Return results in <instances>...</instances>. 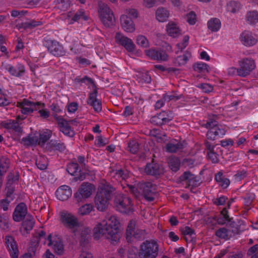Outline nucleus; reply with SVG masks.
<instances>
[{"label":"nucleus","instance_id":"1","mask_svg":"<svg viewBox=\"0 0 258 258\" xmlns=\"http://www.w3.org/2000/svg\"><path fill=\"white\" fill-rule=\"evenodd\" d=\"M118 225L119 222L115 216L103 220L94 228V237L99 238L101 236H104L113 244L116 243L120 237Z\"/></svg>","mask_w":258,"mask_h":258},{"label":"nucleus","instance_id":"17","mask_svg":"<svg viewBox=\"0 0 258 258\" xmlns=\"http://www.w3.org/2000/svg\"><path fill=\"white\" fill-rule=\"evenodd\" d=\"M28 209L24 203L19 204L15 208L13 214V218L15 222H20L25 219L28 215Z\"/></svg>","mask_w":258,"mask_h":258},{"label":"nucleus","instance_id":"25","mask_svg":"<svg viewBox=\"0 0 258 258\" xmlns=\"http://www.w3.org/2000/svg\"><path fill=\"white\" fill-rule=\"evenodd\" d=\"M120 20L121 27L125 31L131 33L135 31V24L131 18L126 15H122Z\"/></svg>","mask_w":258,"mask_h":258},{"label":"nucleus","instance_id":"6","mask_svg":"<svg viewBox=\"0 0 258 258\" xmlns=\"http://www.w3.org/2000/svg\"><path fill=\"white\" fill-rule=\"evenodd\" d=\"M114 205L117 210L121 213L129 214L134 211L131 199L123 194H118L115 197Z\"/></svg>","mask_w":258,"mask_h":258},{"label":"nucleus","instance_id":"60","mask_svg":"<svg viewBox=\"0 0 258 258\" xmlns=\"http://www.w3.org/2000/svg\"><path fill=\"white\" fill-rule=\"evenodd\" d=\"M88 105L92 106L94 111L96 112H99L102 110V103L101 101L98 99L96 101H91V102H88Z\"/></svg>","mask_w":258,"mask_h":258},{"label":"nucleus","instance_id":"21","mask_svg":"<svg viewBox=\"0 0 258 258\" xmlns=\"http://www.w3.org/2000/svg\"><path fill=\"white\" fill-rule=\"evenodd\" d=\"M146 54L153 60L167 61L169 57L165 51L162 49L159 50L150 49L146 51Z\"/></svg>","mask_w":258,"mask_h":258},{"label":"nucleus","instance_id":"52","mask_svg":"<svg viewBox=\"0 0 258 258\" xmlns=\"http://www.w3.org/2000/svg\"><path fill=\"white\" fill-rule=\"evenodd\" d=\"M45 149L50 155H52L57 151L63 152L66 148V146H46Z\"/></svg>","mask_w":258,"mask_h":258},{"label":"nucleus","instance_id":"16","mask_svg":"<svg viewBox=\"0 0 258 258\" xmlns=\"http://www.w3.org/2000/svg\"><path fill=\"white\" fill-rule=\"evenodd\" d=\"M115 39L116 43L123 46L128 52H133L135 49V45L133 41L120 33H116Z\"/></svg>","mask_w":258,"mask_h":258},{"label":"nucleus","instance_id":"32","mask_svg":"<svg viewBox=\"0 0 258 258\" xmlns=\"http://www.w3.org/2000/svg\"><path fill=\"white\" fill-rule=\"evenodd\" d=\"M207 154L209 159L213 163H217L219 161L218 159V148L215 149L216 146H207Z\"/></svg>","mask_w":258,"mask_h":258},{"label":"nucleus","instance_id":"3","mask_svg":"<svg viewBox=\"0 0 258 258\" xmlns=\"http://www.w3.org/2000/svg\"><path fill=\"white\" fill-rule=\"evenodd\" d=\"M139 258H157L160 252L159 245L154 240H146L140 247Z\"/></svg>","mask_w":258,"mask_h":258},{"label":"nucleus","instance_id":"23","mask_svg":"<svg viewBox=\"0 0 258 258\" xmlns=\"http://www.w3.org/2000/svg\"><path fill=\"white\" fill-rule=\"evenodd\" d=\"M241 42L247 46H251L255 45L258 40V36L253 34L251 32L244 31L241 35Z\"/></svg>","mask_w":258,"mask_h":258},{"label":"nucleus","instance_id":"50","mask_svg":"<svg viewBox=\"0 0 258 258\" xmlns=\"http://www.w3.org/2000/svg\"><path fill=\"white\" fill-rule=\"evenodd\" d=\"M209 66L208 64L204 62H196L193 64V69L195 71L202 73L206 71L209 72Z\"/></svg>","mask_w":258,"mask_h":258},{"label":"nucleus","instance_id":"38","mask_svg":"<svg viewBox=\"0 0 258 258\" xmlns=\"http://www.w3.org/2000/svg\"><path fill=\"white\" fill-rule=\"evenodd\" d=\"M208 28L212 32H217L221 27V22L218 18H212L208 22Z\"/></svg>","mask_w":258,"mask_h":258},{"label":"nucleus","instance_id":"8","mask_svg":"<svg viewBox=\"0 0 258 258\" xmlns=\"http://www.w3.org/2000/svg\"><path fill=\"white\" fill-rule=\"evenodd\" d=\"M239 68L234 70L237 71V75L242 77L249 75L255 68L254 60L252 58H243L239 61Z\"/></svg>","mask_w":258,"mask_h":258},{"label":"nucleus","instance_id":"30","mask_svg":"<svg viewBox=\"0 0 258 258\" xmlns=\"http://www.w3.org/2000/svg\"><path fill=\"white\" fill-rule=\"evenodd\" d=\"M59 120H60L58 122V124L61 128V131L63 134L69 137H73L75 134L74 131L72 130L70 125H69L68 120H66L64 118H60Z\"/></svg>","mask_w":258,"mask_h":258},{"label":"nucleus","instance_id":"56","mask_svg":"<svg viewBox=\"0 0 258 258\" xmlns=\"http://www.w3.org/2000/svg\"><path fill=\"white\" fill-rule=\"evenodd\" d=\"M154 68L157 70L161 71V72L166 71L170 73L171 72L174 73L175 74H177L179 72V69L173 68H165L162 65L156 64L154 66Z\"/></svg>","mask_w":258,"mask_h":258},{"label":"nucleus","instance_id":"15","mask_svg":"<svg viewBox=\"0 0 258 258\" xmlns=\"http://www.w3.org/2000/svg\"><path fill=\"white\" fill-rule=\"evenodd\" d=\"M221 215L224 219L223 220H221V219L219 218L218 219V222L220 224H223L225 221L229 222V227L231 228L230 231L233 234H238L240 232L239 226L234 221H232L233 219L230 218L228 214V211L226 208H224L221 212Z\"/></svg>","mask_w":258,"mask_h":258},{"label":"nucleus","instance_id":"24","mask_svg":"<svg viewBox=\"0 0 258 258\" xmlns=\"http://www.w3.org/2000/svg\"><path fill=\"white\" fill-rule=\"evenodd\" d=\"M57 198L60 201L67 200L72 194L71 188L66 185L60 186L55 192Z\"/></svg>","mask_w":258,"mask_h":258},{"label":"nucleus","instance_id":"7","mask_svg":"<svg viewBox=\"0 0 258 258\" xmlns=\"http://www.w3.org/2000/svg\"><path fill=\"white\" fill-rule=\"evenodd\" d=\"M99 14L100 20L106 27H110L115 25V20L113 12L104 3L99 4Z\"/></svg>","mask_w":258,"mask_h":258},{"label":"nucleus","instance_id":"49","mask_svg":"<svg viewBox=\"0 0 258 258\" xmlns=\"http://www.w3.org/2000/svg\"><path fill=\"white\" fill-rule=\"evenodd\" d=\"M75 82L81 84L82 83H84L86 85L91 84L92 87H95V83L93 80L87 76H84L82 78L78 77L75 79Z\"/></svg>","mask_w":258,"mask_h":258},{"label":"nucleus","instance_id":"62","mask_svg":"<svg viewBox=\"0 0 258 258\" xmlns=\"http://www.w3.org/2000/svg\"><path fill=\"white\" fill-rule=\"evenodd\" d=\"M217 115H215L213 116V118H210L209 121L206 124V126L207 128H212L213 127L217 128L219 126L218 122L216 121Z\"/></svg>","mask_w":258,"mask_h":258},{"label":"nucleus","instance_id":"12","mask_svg":"<svg viewBox=\"0 0 258 258\" xmlns=\"http://www.w3.org/2000/svg\"><path fill=\"white\" fill-rule=\"evenodd\" d=\"M44 45L47 48L49 52L54 56L59 57L66 54V51L63 46L55 40H45Z\"/></svg>","mask_w":258,"mask_h":258},{"label":"nucleus","instance_id":"34","mask_svg":"<svg viewBox=\"0 0 258 258\" xmlns=\"http://www.w3.org/2000/svg\"><path fill=\"white\" fill-rule=\"evenodd\" d=\"M169 168L174 172L178 171L180 167V160L178 157H170L168 160Z\"/></svg>","mask_w":258,"mask_h":258},{"label":"nucleus","instance_id":"46","mask_svg":"<svg viewBox=\"0 0 258 258\" xmlns=\"http://www.w3.org/2000/svg\"><path fill=\"white\" fill-rule=\"evenodd\" d=\"M246 20L250 24L258 22V12L256 11L248 12L246 14Z\"/></svg>","mask_w":258,"mask_h":258},{"label":"nucleus","instance_id":"48","mask_svg":"<svg viewBox=\"0 0 258 258\" xmlns=\"http://www.w3.org/2000/svg\"><path fill=\"white\" fill-rule=\"evenodd\" d=\"M47 237L48 236H46V232L43 230H41L37 233L36 237L32 240V242H36V245H37L40 242L41 239H43V242L45 243L47 240Z\"/></svg>","mask_w":258,"mask_h":258},{"label":"nucleus","instance_id":"45","mask_svg":"<svg viewBox=\"0 0 258 258\" xmlns=\"http://www.w3.org/2000/svg\"><path fill=\"white\" fill-rule=\"evenodd\" d=\"M230 232V229H227L226 228L223 227L218 229L215 233L216 235L222 239H227L229 238V232Z\"/></svg>","mask_w":258,"mask_h":258},{"label":"nucleus","instance_id":"61","mask_svg":"<svg viewBox=\"0 0 258 258\" xmlns=\"http://www.w3.org/2000/svg\"><path fill=\"white\" fill-rule=\"evenodd\" d=\"M137 43L143 47H147L149 46V42L147 39L143 35L138 36L137 38Z\"/></svg>","mask_w":258,"mask_h":258},{"label":"nucleus","instance_id":"2","mask_svg":"<svg viewBox=\"0 0 258 258\" xmlns=\"http://www.w3.org/2000/svg\"><path fill=\"white\" fill-rule=\"evenodd\" d=\"M114 190L115 188L108 183L104 184L99 189L95 197V205L98 210L104 211L106 210Z\"/></svg>","mask_w":258,"mask_h":258},{"label":"nucleus","instance_id":"43","mask_svg":"<svg viewBox=\"0 0 258 258\" xmlns=\"http://www.w3.org/2000/svg\"><path fill=\"white\" fill-rule=\"evenodd\" d=\"M49 108L52 111V115L55 118L57 122L60 120H59L60 118H63L62 116L57 115V113H60L62 111L57 104L52 103L50 105Z\"/></svg>","mask_w":258,"mask_h":258},{"label":"nucleus","instance_id":"44","mask_svg":"<svg viewBox=\"0 0 258 258\" xmlns=\"http://www.w3.org/2000/svg\"><path fill=\"white\" fill-rule=\"evenodd\" d=\"M9 228V217L7 214L0 213V229L7 230Z\"/></svg>","mask_w":258,"mask_h":258},{"label":"nucleus","instance_id":"40","mask_svg":"<svg viewBox=\"0 0 258 258\" xmlns=\"http://www.w3.org/2000/svg\"><path fill=\"white\" fill-rule=\"evenodd\" d=\"M19 25L20 28H23L24 29H31L42 25V22L41 21H36L34 20H32L28 22H22Z\"/></svg>","mask_w":258,"mask_h":258},{"label":"nucleus","instance_id":"19","mask_svg":"<svg viewBox=\"0 0 258 258\" xmlns=\"http://www.w3.org/2000/svg\"><path fill=\"white\" fill-rule=\"evenodd\" d=\"M145 171L148 175L155 176H160L164 173L163 166L154 162L146 165Z\"/></svg>","mask_w":258,"mask_h":258},{"label":"nucleus","instance_id":"18","mask_svg":"<svg viewBox=\"0 0 258 258\" xmlns=\"http://www.w3.org/2000/svg\"><path fill=\"white\" fill-rule=\"evenodd\" d=\"M5 242L11 258H18L20 252L14 237L11 236H6Z\"/></svg>","mask_w":258,"mask_h":258},{"label":"nucleus","instance_id":"10","mask_svg":"<svg viewBox=\"0 0 258 258\" xmlns=\"http://www.w3.org/2000/svg\"><path fill=\"white\" fill-rule=\"evenodd\" d=\"M93 184L84 182L80 186L78 191L74 194V198L78 202H83L88 198L94 190Z\"/></svg>","mask_w":258,"mask_h":258},{"label":"nucleus","instance_id":"55","mask_svg":"<svg viewBox=\"0 0 258 258\" xmlns=\"http://www.w3.org/2000/svg\"><path fill=\"white\" fill-rule=\"evenodd\" d=\"M36 165L40 170H44L47 168L48 164L45 158L39 157L36 160Z\"/></svg>","mask_w":258,"mask_h":258},{"label":"nucleus","instance_id":"36","mask_svg":"<svg viewBox=\"0 0 258 258\" xmlns=\"http://www.w3.org/2000/svg\"><path fill=\"white\" fill-rule=\"evenodd\" d=\"M35 220L32 215L28 214L26 217V219L22 222V226L27 231H31L34 225Z\"/></svg>","mask_w":258,"mask_h":258},{"label":"nucleus","instance_id":"20","mask_svg":"<svg viewBox=\"0 0 258 258\" xmlns=\"http://www.w3.org/2000/svg\"><path fill=\"white\" fill-rule=\"evenodd\" d=\"M67 170L69 174L73 176H76L75 177L76 180H83L86 177L85 173L81 172V169L78 163L72 162L67 166Z\"/></svg>","mask_w":258,"mask_h":258},{"label":"nucleus","instance_id":"5","mask_svg":"<svg viewBox=\"0 0 258 258\" xmlns=\"http://www.w3.org/2000/svg\"><path fill=\"white\" fill-rule=\"evenodd\" d=\"M52 132L45 130L40 132H35L33 135L29 134L26 137L23 138L22 141L28 142V145H41L45 144L51 137Z\"/></svg>","mask_w":258,"mask_h":258},{"label":"nucleus","instance_id":"26","mask_svg":"<svg viewBox=\"0 0 258 258\" xmlns=\"http://www.w3.org/2000/svg\"><path fill=\"white\" fill-rule=\"evenodd\" d=\"M90 230L89 228L83 227L82 224L79 230L78 234L80 235V243L83 247H87L90 237Z\"/></svg>","mask_w":258,"mask_h":258},{"label":"nucleus","instance_id":"64","mask_svg":"<svg viewBox=\"0 0 258 258\" xmlns=\"http://www.w3.org/2000/svg\"><path fill=\"white\" fill-rule=\"evenodd\" d=\"M186 21L190 25H194L196 22V14L195 12L191 11L186 15Z\"/></svg>","mask_w":258,"mask_h":258},{"label":"nucleus","instance_id":"27","mask_svg":"<svg viewBox=\"0 0 258 258\" xmlns=\"http://www.w3.org/2000/svg\"><path fill=\"white\" fill-rule=\"evenodd\" d=\"M1 126L6 129L11 130L16 132L22 133V129L15 120H9L1 122Z\"/></svg>","mask_w":258,"mask_h":258},{"label":"nucleus","instance_id":"4","mask_svg":"<svg viewBox=\"0 0 258 258\" xmlns=\"http://www.w3.org/2000/svg\"><path fill=\"white\" fill-rule=\"evenodd\" d=\"M59 215L60 223L66 228L70 229L75 236H77L81 225L78 218L73 214L66 211L60 212Z\"/></svg>","mask_w":258,"mask_h":258},{"label":"nucleus","instance_id":"14","mask_svg":"<svg viewBox=\"0 0 258 258\" xmlns=\"http://www.w3.org/2000/svg\"><path fill=\"white\" fill-rule=\"evenodd\" d=\"M179 181L184 185L185 187L189 186L197 187L199 185L200 182L198 178L190 171L184 172L179 178Z\"/></svg>","mask_w":258,"mask_h":258},{"label":"nucleus","instance_id":"42","mask_svg":"<svg viewBox=\"0 0 258 258\" xmlns=\"http://www.w3.org/2000/svg\"><path fill=\"white\" fill-rule=\"evenodd\" d=\"M156 139L157 143H164L165 145H183V144H181L179 142L176 143L175 142L176 141L175 140L173 139L170 141H168V140L167 139V136L165 135H164L162 136L156 137Z\"/></svg>","mask_w":258,"mask_h":258},{"label":"nucleus","instance_id":"54","mask_svg":"<svg viewBox=\"0 0 258 258\" xmlns=\"http://www.w3.org/2000/svg\"><path fill=\"white\" fill-rule=\"evenodd\" d=\"M2 67L7 70L11 75L16 76L19 77L20 74L18 73V70L14 68L13 66L10 64L3 63Z\"/></svg>","mask_w":258,"mask_h":258},{"label":"nucleus","instance_id":"13","mask_svg":"<svg viewBox=\"0 0 258 258\" xmlns=\"http://www.w3.org/2000/svg\"><path fill=\"white\" fill-rule=\"evenodd\" d=\"M173 118V113L171 111H162L153 116L150 119V122L155 125L162 126L168 123Z\"/></svg>","mask_w":258,"mask_h":258},{"label":"nucleus","instance_id":"9","mask_svg":"<svg viewBox=\"0 0 258 258\" xmlns=\"http://www.w3.org/2000/svg\"><path fill=\"white\" fill-rule=\"evenodd\" d=\"M139 192H142L145 199L148 202H152L156 197V185L151 182H140L138 184Z\"/></svg>","mask_w":258,"mask_h":258},{"label":"nucleus","instance_id":"53","mask_svg":"<svg viewBox=\"0 0 258 258\" xmlns=\"http://www.w3.org/2000/svg\"><path fill=\"white\" fill-rule=\"evenodd\" d=\"M240 8V4L239 2L231 1L227 5V10L232 13H236Z\"/></svg>","mask_w":258,"mask_h":258},{"label":"nucleus","instance_id":"11","mask_svg":"<svg viewBox=\"0 0 258 258\" xmlns=\"http://www.w3.org/2000/svg\"><path fill=\"white\" fill-rule=\"evenodd\" d=\"M135 221H130L126 231V239L128 242H131L134 240H140L144 238L145 231L141 229H135Z\"/></svg>","mask_w":258,"mask_h":258},{"label":"nucleus","instance_id":"59","mask_svg":"<svg viewBox=\"0 0 258 258\" xmlns=\"http://www.w3.org/2000/svg\"><path fill=\"white\" fill-rule=\"evenodd\" d=\"M164 1L165 0H144V3L146 7L150 8L162 4Z\"/></svg>","mask_w":258,"mask_h":258},{"label":"nucleus","instance_id":"35","mask_svg":"<svg viewBox=\"0 0 258 258\" xmlns=\"http://www.w3.org/2000/svg\"><path fill=\"white\" fill-rule=\"evenodd\" d=\"M221 145H233L234 143H236L237 145H241L242 144H248V141H247L245 138L237 137L234 140L229 139L225 141H221Z\"/></svg>","mask_w":258,"mask_h":258},{"label":"nucleus","instance_id":"22","mask_svg":"<svg viewBox=\"0 0 258 258\" xmlns=\"http://www.w3.org/2000/svg\"><path fill=\"white\" fill-rule=\"evenodd\" d=\"M48 246L52 245L54 251L57 254H62L63 252V245L61 240L56 236L52 237V234L48 235Z\"/></svg>","mask_w":258,"mask_h":258},{"label":"nucleus","instance_id":"58","mask_svg":"<svg viewBox=\"0 0 258 258\" xmlns=\"http://www.w3.org/2000/svg\"><path fill=\"white\" fill-rule=\"evenodd\" d=\"M19 174L18 173L11 172L9 173L7 176L8 182L7 184L9 185L12 184L13 183L19 180Z\"/></svg>","mask_w":258,"mask_h":258},{"label":"nucleus","instance_id":"33","mask_svg":"<svg viewBox=\"0 0 258 258\" xmlns=\"http://www.w3.org/2000/svg\"><path fill=\"white\" fill-rule=\"evenodd\" d=\"M17 106L18 107H21V106H27L29 107H33V108L35 109V110H37L39 109L41 106H42V107H44L45 106V104L43 103H41L39 102H37L36 103H34L33 102H31L26 99H24L23 100L22 102H17Z\"/></svg>","mask_w":258,"mask_h":258},{"label":"nucleus","instance_id":"47","mask_svg":"<svg viewBox=\"0 0 258 258\" xmlns=\"http://www.w3.org/2000/svg\"><path fill=\"white\" fill-rule=\"evenodd\" d=\"M93 207L91 204H85L78 209V213L81 216L88 215L93 210Z\"/></svg>","mask_w":258,"mask_h":258},{"label":"nucleus","instance_id":"39","mask_svg":"<svg viewBox=\"0 0 258 258\" xmlns=\"http://www.w3.org/2000/svg\"><path fill=\"white\" fill-rule=\"evenodd\" d=\"M167 32L169 35L176 37L180 34V30L176 24L174 23H169L167 26Z\"/></svg>","mask_w":258,"mask_h":258},{"label":"nucleus","instance_id":"29","mask_svg":"<svg viewBox=\"0 0 258 258\" xmlns=\"http://www.w3.org/2000/svg\"><path fill=\"white\" fill-rule=\"evenodd\" d=\"M184 235V239L186 242H195L196 233L193 229L188 226H185L181 230Z\"/></svg>","mask_w":258,"mask_h":258},{"label":"nucleus","instance_id":"28","mask_svg":"<svg viewBox=\"0 0 258 258\" xmlns=\"http://www.w3.org/2000/svg\"><path fill=\"white\" fill-rule=\"evenodd\" d=\"M10 165V160L8 158L2 157L0 158V187L2 184V176L7 171Z\"/></svg>","mask_w":258,"mask_h":258},{"label":"nucleus","instance_id":"57","mask_svg":"<svg viewBox=\"0 0 258 258\" xmlns=\"http://www.w3.org/2000/svg\"><path fill=\"white\" fill-rule=\"evenodd\" d=\"M254 199V195L253 194L249 193L246 195L244 197V206L247 207V210L250 209V206Z\"/></svg>","mask_w":258,"mask_h":258},{"label":"nucleus","instance_id":"37","mask_svg":"<svg viewBox=\"0 0 258 258\" xmlns=\"http://www.w3.org/2000/svg\"><path fill=\"white\" fill-rule=\"evenodd\" d=\"M191 56L190 53L186 51L183 55L178 56L174 59L173 62L176 67H180L184 65Z\"/></svg>","mask_w":258,"mask_h":258},{"label":"nucleus","instance_id":"51","mask_svg":"<svg viewBox=\"0 0 258 258\" xmlns=\"http://www.w3.org/2000/svg\"><path fill=\"white\" fill-rule=\"evenodd\" d=\"M139 146H127L126 150L134 154H137L140 158L145 157L144 152L139 148Z\"/></svg>","mask_w":258,"mask_h":258},{"label":"nucleus","instance_id":"31","mask_svg":"<svg viewBox=\"0 0 258 258\" xmlns=\"http://www.w3.org/2000/svg\"><path fill=\"white\" fill-rule=\"evenodd\" d=\"M215 179L219 185L223 188H226L230 184V180L223 175L221 172H219L215 174Z\"/></svg>","mask_w":258,"mask_h":258},{"label":"nucleus","instance_id":"41","mask_svg":"<svg viewBox=\"0 0 258 258\" xmlns=\"http://www.w3.org/2000/svg\"><path fill=\"white\" fill-rule=\"evenodd\" d=\"M156 16L157 20L159 22H164L168 18L169 13L165 9L159 8L156 11Z\"/></svg>","mask_w":258,"mask_h":258},{"label":"nucleus","instance_id":"63","mask_svg":"<svg viewBox=\"0 0 258 258\" xmlns=\"http://www.w3.org/2000/svg\"><path fill=\"white\" fill-rule=\"evenodd\" d=\"M219 136V132L216 128H210L207 133V137L208 140H214L216 136Z\"/></svg>","mask_w":258,"mask_h":258}]
</instances>
